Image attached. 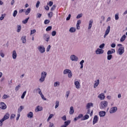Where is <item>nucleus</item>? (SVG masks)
<instances>
[{
  "label": "nucleus",
  "mask_w": 127,
  "mask_h": 127,
  "mask_svg": "<svg viewBox=\"0 0 127 127\" xmlns=\"http://www.w3.org/2000/svg\"><path fill=\"white\" fill-rule=\"evenodd\" d=\"M9 119V114L6 113L4 115L3 118L2 119L3 121H5L6 120H8Z\"/></svg>",
  "instance_id": "nucleus-12"
},
{
  "label": "nucleus",
  "mask_w": 127,
  "mask_h": 127,
  "mask_svg": "<svg viewBox=\"0 0 127 127\" xmlns=\"http://www.w3.org/2000/svg\"><path fill=\"white\" fill-rule=\"evenodd\" d=\"M43 38L45 41L48 42L50 40V36L48 34H44L43 36Z\"/></svg>",
  "instance_id": "nucleus-3"
},
{
  "label": "nucleus",
  "mask_w": 127,
  "mask_h": 127,
  "mask_svg": "<svg viewBox=\"0 0 127 127\" xmlns=\"http://www.w3.org/2000/svg\"><path fill=\"white\" fill-rule=\"evenodd\" d=\"M99 84H100V80L97 79V81H95V83L94 85V88H96L99 86Z\"/></svg>",
  "instance_id": "nucleus-20"
},
{
  "label": "nucleus",
  "mask_w": 127,
  "mask_h": 127,
  "mask_svg": "<svg viewBox=\"0 0 127 127\" xmlns=\"http://www.w3.org/2000/svg\"><path fill=\"white\" fill-rule=\"evenodd\" d=\"M108 107V102L106 101H102L100 103V108L101 110L106 109Z\"/></svg>",
  "instance_id": "nucleus-2"
},
{
  "label": "nucleus",
  "mask_w": 127,
  "mask_h": 127,
  "mask_svg": "<svg viewBox=\"0 0 127 127\" xmlns=\"http://www.w3.org/2000/svg\"><path fill=\"white\" fill-rule=\"evenodd\" d=\"M118 111V107H112L110 110V114H114V113H116Z\"/></svg>",
  "instance_id": "nucleus-6"
},
{
  "label": "nucleus",
  "mask_w": 127,
  "mask_h": 127,
  "mask_svg": "<svg viewBox=\"0 0 127 127\" xmlns=\"http://www.w3.org/2000/svg\"><path fill=\"white\" fill-rule=\"evenodd\" d=\"M62 119L63 120V121H67V118H66L65 115H64L63 117H62Z\"/></svg>",
  "instance_id": "nucleus-50"
},
{
  "label": "nucleus",
  "mask_w": 127,
  "mask_h": 127,
  "mask_svg": "<svg viewBox=\"0 0 127 127\" xmlns=\"http://www.w3.org/2000/svg\"><path fill=\"white\" fill-rule=\"evenodd\" d=\"M36 32V30H35V29H34V30H31V33H30V34H31V35H32V34H34V33H35Z\"/></svg>",
  "instance_id": "nucleus-52"
},
{
  "label": "nucleus",
  "mask_w": 127,
  "mask_h": 127,
  "mask_svg": "<svg viewBox=\"0 0 127 127\" xmlns=\"http://www.w3.org/2000/svg\"><path fill=\"white\" fill-rule=\"evenodd\" d=\"M111 54H113V53H112V51L109 50V51L107 52V55H111Z\"/></svg>",
  "instance_id": "nucleus-59"
},
{
  "label": "nucleus",
  "mask_w": 127,
  "mask_h": 127,
  "mask_svg": "<svg viewBox=\"0 0 127 127\" xmlns=\"http://www.w3.org/2000/svg\"><path fill=\"white\" fill-rule=\"evenodd\" d=\"M71 18V14H68V16L66 17V20H70Z\"/></svg>",
  "instance_id": "nucleus-56"
},
{
  "label": "nucleus",
  "mask_w": 127,
  "mask_h": 127,
  "mask_svg": "<svg viewBox=\"0 0 127 127\" xmlns=\"http://www.w3.org/2000/svg\"><path fill=\"white\" fill-rule=\"evenodd\" d=\"M89 118H90V116H89V115L86 114L83 117V118L81 119V121H86V120H88Z\"/></svg>",
  "instance_id": "nucleus-18"
},
{
  "label": "nucleus",
  "mask_w": 127,
  "mask_h": 127,
  "mask_svg": "<svg viewBox=\"0 0 127 127\" xmlns=\"http://www.w3.org/2000/svg\"><path fill=\"white\" fill-rule=\"evenodd\" d=\"M112 58H113V55H108V56H107V59L108 60H111Z\"/></svg>",
  "instance_id": "nucleus-41"
},
{
  "label": "nucleus",
  "mask_w": 127,
  "mask_h": 127,
  "mask_svg": "<svg viewBox=\"0 0 127 127\" xmlns=\"http://www.w3.org/2000/svg\"><path fill=\"white\" fill-rule=\"evenodd\" d=\"M48 16L50 18H51V17H52V16H53V12H52V11L50 12L48 14Z\"/></svg>",
  "instance_id": "nucleus-33"
},
{
  "label": "nucleus",
  "mask_w": 127,
  "mask_h": 127,
  "mask_svg": "<svg viewBox=\"0 0 127 127\" xmlns=\"http://www.w3.org/2000/svg\"><path fill=\"white\" fill-rule=\"evenodd\" d=\"M56 31H53L52 32V35L53 36H55V35H56Z\"/></svg>",
  "instance_id": "nucleus-54"
},
{
  "label": "nucleus",
  "mask_w": 127,
  "mask_h": 127,
  "mask_svg": "<svg viewBox=\"0 0 127 127\" xmlns=\"http://www.w3.org/2000/svg\"><path fill=\"white\" fill-rule=\"evenodd\" d=\"M60 84V82H59V81H57V82H55L54 87H59Z\"/></svg>",
  "instance_id": "nucleus-37"
},
{
  "label": "nucleus",
  "mask_w": 127,
  "mask_h": 127,
  "mask_svg": "<svg viewBox=\"0 0 127 127\" xmlns=\"http://www.w3.org/2000/svg\"><path fill=\"white\" fill-rule=\"evenodd\" d=\"M100 117H105L106 116V111H100L99 112Z\"/></svg>",
  "instance_id": "nucleus-22"
},
{
  "label": "nucleus",
  "mask_w": 127,
  "mask_h": 127,
  "mask_svg": "<svg viewBox=\"0 0 127 127\" xmlns=\"http://www.w3.org/2000/svg\"><path fill=\"white\" fill-rule=\"evenodd\" d=\"M50 48H51V46L49 45L47 48V52H49V51H50Z\"/></svg>",
  "instance_id": "nucleus-48"
},
{
  "label": "nucleus",
  "mask_w": 127,
  "mask_h": 127,
  "mask_svg": "<svg viewBox=\"0 0 127 127\" xmlns=\"http://www.w3.org/2000/svg\"><path fill=\"white\" fill-rule=\"evenodd\" d=\"M51 29H52V26H48V27L46 29V31H50V30H51Z\"/></svg>",
  "instance_id": "nucleus-38"
},
{
  "label": "nucleus",
  "mask_w": 127,
  "mask_h": 127,
  "mask_svg": "<svg viewBox=\"0 0 127 127\" xmlns=\"http://www.w3.org/2000/svg\"><path fill=\"white\" fill-rule=\"evenodd\" d=\"M93 19H90L89 21V25H88V29H91V28H92V25L93 24Z\"/></svg>",
  "instance_id": "nucleus-15"
},
{
  "label": "nucleus",
  "mask_w": 127,
  "mask_h": 127,
  "mask_svg": "<svg viewBox=\"0 0 127 127\" xmlns=\"http://www.w3.org/2000/svg\"><path fill=\"white\" fill-rule=\"evenodd\" d=\"M20 87H21L20 85H18V86H16V87L15 88V91L17 92V91H18V90H19Z\"/></svg>",
  "instance_id": "nucleus-39"
},
{
  "label": "nucleus",
  "mask_w": 127,
  "mask_h": 127,
  "mask_svg": "<svg viewBox=\"0 0 127 127\" xmlns=\"http://www.w3.org/2000/svg\"><path fill=\"white\" fill-rule=\"evenodd\" d=\"M17 14V10H15L13 13V16L14 17H15V16H16Z\"/></svg>",
  "instance_id": "nucleus-36"
},
{
  "label": "nucleus",
  "mask_w": 127,
  "mask_h": 127,
  "mask_svg": "<svg viewBox=\"0 0 127 127\" xmlns=\"http://www.w3.org/2000/svg\"><path fill=\"white\" fill-rule=\"evenodd\" d=\"M82 16H83V14L82 13L79 14L76 16V18L77 19H79V18H81V17H82Z\"/></svg>",
  "instance_id": "nucleus-42"
},
{
  "label": "nucleus",
  "mask_w": 127,
  "mask_h": 127,
  "mask_svg": "<svg viewBox=\"0 0 127 127\" xmlns=\"http://www.w3.org/2000/svg\"><path fill=\"white\" fill-rule=\"evenodd\" d=\"M111 46L112 48H115V47H116V44L113 43L111 44Z\"/></svg>",
  "instance_id": "nucleus-64"
},
{
  "label": "nucleus",
  "mask_w": 127,
  "mask_h": 127,
  "mask_svg": "<svg viewBox=\"0 0 127 127\" xmlns=\"http://www.w3.org/2000/svg\"><path fill=\"white\" fill-rule=\"evenodd\" d=\"M69 95H70V91H66V95H65V97H66V98H68V97H69Z\"/></svg>",
  "instance_id": "nucleus-55"
},
{
  "label": "nucleus",
  "mask_w": 127,
  "mask_h": 127,
  "mask_svg": "<svg viewBox=\"0 0 127 127\" xmlns=\"http://www.w3.org/2000/svg\"><path fill=\"white\" fill-rule=\"evenodd\" d=\"M74 114V107L73 106L70 107L69 110V115H73Z\"/></svg>",
  "instance_id": "nucleus-24"
},
{
  "label": "nucleus",
  "mask_w": 127,
  "mask_h": 127,
  "mask_svg": "<svg viewBox=\"0 0 127 127\" xmlns=\"http://www.w3.org/2000/svg\"><path fill=\"white\" fill-rule=\"evenodd\" d=\"M46 76H47V72L45 71L42 72L41 77L39 79L40 83H43V82L45 81V78H46Z\"/></svg>",
  "instance_id": "nucleus-1"
},
{
  "label": "nucleus",
  "mask_w": 127,
  "mask_h": 127,
  "mask_svg": "<svg viewBox=\"0 0 127 127\" xmlns=\"http://www.w3.org/2000/svg\"><path fill=\"white\" fill-rule=\"evenodd\" d=\"M28 19H29V17L26 18L24 20H23L22 21V23H23V24H26V23L28 22Z\"/></svg>",
  "instance_id": "nucleus-31"
},
{
  "label": "nucleus",
  "mask_w": 127,
  "mask_h": 127,
  "mask_svg": "<svg viewBox=\"0 0 127 127\" xmlns=\"http://www.w3.org/2000/svg\"><path fill=\"white\" fill-rule=\"evenodd\" d=\"M16 57H17V54H16V51L15 50L13 51L12 52V58L13 59H16Z\"/></svg>",
  "instance_id": "nucleus-14"
},
{
  "label": "nucleus",
  "mask_w": 127,
  "mask_h": 127,
  "mask_svg": "<svg viewBox=\"0 0 127 127\" xmlns=\"http://www.w3.org/2000/svg\"><path fill=\"white\" fill-rule=\"evenodd\" d=\"M59 107V101H57L56 102L55 109H57Z\"/></svg>",
  "instance_id": "nucleus-43"
},
{
  "label": "nucleus",
  "mask_w": 127,
  "mask_h": 127,
  "mask_svg": "<svg viewBox=\"0 0 127 127\" xmlns=\"http://www.w3.org/2000/svg\"><path fill=\"white\" fill-rule=\"evenodd\" d=\"M110 30H111V26H108L106 30L105 34L104 36V38H106V37H107V35H108V34H109V33H110Z\"/></svg>",
  "instance_id": "nucleus-8"
},
{
  "label": "nucleus",
  "mask_w": 127,
  "mask_h": 127,
  "mask_svg": "<svg viewBox=\"0 0 127 127\" xmlns=\"http://www.w3.org/2000/svg\"><path fill=\"white\" fill-rule=\"evenodd\" d=\"M41 97L43 100H44V101H46L47 99L46 98L44 97V95H43V94L41 95Z\"/></svg>",
  "instance_id": "nucleus-62"
},
{
  "label": "nucleus",
  "mask_w": 127,
  "mask_h": 127,
  "mask_svg": "<svg viewBox=\"0 0 127 127\" xmlns=\"http://www.w3.org/2000/svg\"><path fill=\"white\" fill-rule=\"evenodd\" d=\"M40 91V88H36L33 90V93H38Z\"/></svg>",
  "instance_id": "nucleus-35"
},
{
  "label": "nucleus",
  "mask_w": 127,
  "mask_h": 127,
  "mask_svg": "<svg viewBox=\"0 0 127 127\" xmlns=\"http://www.w3.org/2000/svg\"><path fill=\"white\" fill-rule=\"evenodd\" d=\"M4 122L2 119L0 120V127H2V123Z\"/></svg>",
  "instance_id": "nucleus-60"
},
{
  "label": "nucleus",
  "mask_w": 127,
  "mask_h": 127,
  "mask_svg": "<svg viewBox=\"0 0 127 127\" xmlns=\"http://www.w3.org/2000/svg\"><path fill=\"white\" fill-rule=\"evenodd\" d=\"M104 47H105V43H103L99 46V48H100V49H103Z\"/></svg>",
  "instance_id": "nucleus-45"
},
{
  "label": "nucleus",
  "mask_w": 127,
  "mask_h": 127,
  "mask_svg": "<svg viewBox=\"0 0 127 127\" xmlns=\"http://www.w3.org/2000/svg\"><path fill=\"white\" fill-rule=\"evenodd\" d=\"M115 19L116 20H118V19H119V14H116L115 15Z\"/></svg>",
  "instance_id": "nucleus-58"
},
{
  "label": "nucleus",
  "mask_w": 127,
  "mask_h": 127,
  "mask_svg": "<svg viewBox=\"0 0 127 127\" xmlns=\"http://www.w3.org/2000/svg\"><path fill=\"white\" fill-rule=\"evenodd\" d=\"M0 109L5 110V109H6V105L3 102L0 103Z\"/></svg>",
  "instance_id": "nucleus-9"
},
{
  "label": "nucleus",
  "mask_w": 127,
  "mask_h": 127,
  "mask_svg": "<svg viewBox=\"0 0 127 127\" xmlns=\"http://www.w3.org/2000/svg\"><path fill=\"white\" fill-rule=\"evenodd\" d=\"M4 16H5V14H1V16L0 17V20H3V18H4Z\"/></svg>",
  "instance_id": "nucleus-49"
},
{
  "label": "nucleus",
  "mask_w": 127,
  "mask_h": 127,
  "mask_svg": "<svg viewBox=\"0 0 127 127\" xmlns=\"http://www.w3.org/2000/svg\"><path fill=\"white\" fill-rule=\"evenodd\" d=\"M118 52L119 55H123L125 53V48L124 47H121L118 50Z\"/></svg>",
  "instance_id": "nucleus-4"
},
{
  "label": "nucleus",
  "mask_w": 127,
  "mask_h": 127,
  "mask_svg": "<svg viewBox=\"0 0 127 127\" xmlns=\"http://www.w3.org/2000/svg\"><path fill=\"white\" fill-rule=\"evenodd\" d=\"M42 16V14H40L39 13H37L36 17L37 18H40Z\"/></svg>",
  "instance_id": "nucleus-40"
},
{
  "label": "nucleus",
  "mask_w": 127,
  "mask_h": 127,
  "mask_svg": "<svg viewBox=\"0 0 127 127\" xmlns=\"http://www.w3.org/2000/svg\"><path fill=\"white\" fill-rule=\"evenodd\" d=\"M23 109H24V107H23L22 106H21L18 109V114H20V112L23 110Z\"/></svg>",
  "instance_id": "nucleus-30"
},
{
  "label": "nucleus",
  "mask_w": 127,
  "mask_h": 127,
  "mask_svg": "<svg viewBox=\"0 0 127 127\" xmlns=\"http://www.w3.org/2000/svg\"><path fill=\"white\" fill-rule=\"evenodd\" d=\"M21 40L22 41V43H26V37L23 36L21 37Z\"/></svg>",
  "instance_id": "nucleus-29"
},
{
  "label": "nucleus",
  "mask_w": 127,
  "mask_h": 127,
  "mask_svg": "<svg viewBox=\"0 0 127 127\" xmlns=\"http://www.w3.org/2000/svg\"><path fill=\"white\" fill-rule=\"evenodd\" d=\"M17 32H20V30H21V25H19L17 26Z\"/></svg>",
  "instance_id": "nucleus-32"
},
{
  "label": "nucleus",
  "mask_w": 127,
  "mask_h": 127,
  "mask_svg": "<svg viewBox=\"0 0 127 127\" xmlns=\"http://www.w3.org/2000/svg\"><path fill=\"white\" fill-rule=\"evenodd\" d=\"M71 124V120H67L64 122V125L67 127Z\"/></svg>",
  "instance_id": "nucleus-23"
},
{
  "label": "nucleus",
  "mask_w": 127,
  "mask_h": 127,
  "mask_svg": "<svg viewBox=\"0 0 127 127\" xmlns=\"http://www.w3.org/2000/svg\"><path fill=\"white\" fill-rule=\"evenodd\" d=\"M50 23V20L47 19L44 21L45 24H48V23Z\"/></svg>",
  "instance_id": "nucleus-47"
},
{
  "label": "nucleus",
  "mask_w": 127,
  "mask_h": 127,
  "mask_svg": "<svg viewBox=\"0 0 127 127\" xmlns=\"http://www.w3.org/2000/svg\"><path fill=\"white\" fill-rule=\"evenodd\" d=\"M91 107H94V104L92 103H88L86 105V109H90Z\"/></svg>",
  "instance_id": "nucleus-19"
},
{
  "label": "nucleus",
  "mask_w": 127,
  "mask_h": 127,
  "mask_svg": "<svg viewBox=\"0 0 127 127\" xmlns=\"http://www.w3.org/2000/svg\"><path fill=\"white\" fill-rule=\"evenodd\" d=\"M49 4V6H52L53 5V2L52 1H50L49 3H48V5Z\"/></svg>",
  "instance_id": "nucleus-57"
},
{
  "label": "nucleus",
  "mask_w": 127,
  "mask_h": 127,
  "mask_svg": "<svg viewBox=\"0 0 127 127\" xmlns=\"http://www.w3.org/2000/svg\"><path fill=\"white\" fill-rule=\"evenodd\" d=\"M8 97H9V96L4 94L2 97V99H7V98H8Z\"/></svg>",
  "instance_id": "nucleus-63"
},
{
  "label": "nucleus",
  "mask_w": 127,
  "mask_h": 127,
  "mask_svg": "<svg viewBox=\"0 0 127 127\" xmlns=\"http://www.w3.org/2000/svg\"><path fill=\"white\" fill-rule=\"evenodd\" d=\"M31 10V9L30 8H28L25 11V14L26 15H28L29 13H30V11Z\"/></svg>",
  "instance_id": "nucleus-28"
},
{
  "label": "nucleus",
  "mask_w": 127,
  "mask_h": 127,
  "mask_svg": "<svg viewBox=\"0 0 127 127\" xmlns=\"http://www.w3.org/2000/svg\"><path fill=\"white\" fill-rule=\"evenodd\" d=\"M38 49L40 53H44L45 52V48L43 46L38 47Z\"/></svg>",
  "instance_id": "nucleus-7"
},
{
  "label": "nucleus",
  "mask_w": 127,
  "mask_h": 127,
  "mask_svg": "<svg viewBox=\"0 0 127 127\" xmlns=\"http://www.w3.org/2000/svg\"><path fill=\"white\" fill-rule=\"evenodd\" d=\"M97 122H98V116L95 115L93 118V125H95Z\"/></svg>",
  "instance_id": "nucleus-17"
},
{
  "label": "nucleus",
  "mask_w": 127,
  "mask_h": 127,
  "mask_svg": "<svg viewBox=\"0 0 127 127\" xmlns=\"http://www.w3.org/2000/svg\"><path fill=\"white\" fill-rule=\"evenodd\" d=\"M39 4H40V1H37L36 5V7L38 8V7H39Z\"/></svg>",
  "instance_id": "nucleus-53"
},
{
  "label": "nucleus",
  "mask_w": 127,
  "mask_h": 127,
  "mask_svg": "<svg viewBox=\"0 0 127 127\" xmlns=\"http://www.w3.org/2000/svg\"><path fill=\"white\" fill-rule=\"evenodd\" d=\"M55 8H56V5H53L52 7L51 8V11H53V10H54L55 9Z\"/></svg>",
  "instance_id": "nucleus-51"
},
{
  "label": "nucleus",
  "mask_w": 127,
  "mask_h": 127,
  "mask_svg": "<svg viewBox=\"0 0 127 127\" xmlns=\"http://www.w3.org/2000/svg\"><path fill=\"white\" fill-rule=\"evenodd\" d=\"M95 53H96V54H97V55L103 54V53H104V50L98 48L95 51Z\"/></svg>",
  "instance_id": "nucleus-10"
},
{
  "label": "nucleus",
  "mask_w": 127,
  "mask_h": 127,
  "mask_svg": "<svg viewBox=\"0 0 127 127\" xmlns=\"http://www.w3.org/2000/svg\"><path fill=\"white\" fill-rule=\"evenodd\" d=\"M27 117L29 119H32V118H33V113H32V112H30L27 114Z\"/></svg>",
  "instance_id": "nucleus-21"
},
{
  "label": "nucleus",
  "mask_w": 127,
  "mask_h": 127,
  "mask_svg": "<svg viewBox=\"0 0 127 127\" xmlns=\"http://www.w3.org/2000/svg\"><path fill=\"white\" fill-rule=\"evenodd\" d=\"M83 117H84V115H83V114H80L79 115H78V116L77 117V119H78V120H79V119H82V118H83Z\"/></svg>",
  "instance_id": "nucleus-44"
},
{
  "label": "nucleus",
  "mask_w": 127,
  "mask_h": 127,
  "mask_svg": "<svg viewBox=\"0 0 127 127\" xmlns=\"http://www.w3.org/2000/svg\"><path fill=\"white\" fill-rule=\"evenodd\" d=\"M43 110V108L41 106H38L36 109H35V112L36 113H37V112H41V111Z\"/></svg>",
  "instance_id": "nucleus-11"
},
{
  "label": "nucleus",
  "mask_w": 127,
  "mask_h": 127,
  "mask_svg": "<svg viewBox=\"0 0 127 127\" xmlns=\"http://www.w3.org/2000/svg\"><path fill=\"white\" fill-rule=\"evenodd\" d=\"M98 98H99L100 100H104L105 96L104 93H101L98 95Z\"/></svg>",
  "instance_id": "nucleus-16"
},
{
  "label": "nucleus",
  "mask_w": 127,
  "mask_h": 127,
  "mask_svg": "<svg viewBox=\"0 0 127 127\" xmlns=\"http://www.w3.org/2000/svg\"><path fill=\"white\" fill-rule=\"evenodd\" d=\"M74 85L76 89H80V82H79V81H75Z\"/></svg>",
  "instance_id": "nucleus-13"
},
{
  "label": "nucleus",
  "mask_w": 127,
  "mask_h": 127,
  "mask_svg": "<svg viewBox=\"0 0 127 127\" xmlns=\"http://www.w3.org/2000/svg\"><path fill=\"white\" fill-rule=\"evenodd\" d=\"M69 32H71V33H73L75 32V31H76V28H75L74 27H71L69 29Z\"/></svg>",
  "instance_id": "nucleus-26"
},
{
  "label": "nucleus",
  "mask_w": 127,
  "mask_h": 127,
  "mask_svg": "<svg viewBox=\"0 0 127 127\" xmlns=\"http://www.w3.org/2000/svg\"><path fill=\"white\" fill-rule=\"evenodd\" d=\"M70 59H71V61L77 62V61H78V60H79V58H78V57L74 55H72L70 56Z\"/></svg>",
  "instance_id": "nucleus-5"
},
{
  "label": "nucleus",
  "mask_w": 127,
  "mask_h": 127,
  "mask_svg": "<svg viewBox=\"0 0 127 127\" xmlns=\"http://www.w3.org/2000/svg\"><path fill=\"white\" fill-rule=\"evenodd\" d=\"M126 38H127V36H126V35H124L120 39V41L121 42H124V41L126 40Z\"/></svg>",
  "instance_id": "nucleus-25"
},
{
  "label": "nucleus",
  "mask_w": 127,
  "mask_h": 127,
  "mask_svg": "<svg viewBox=\"0 0 127 127\" xmlns=\"http://www.w3.org/2000/svg\"><path fill=\"white\" fill-rule=\"evenodd\" d=\"M15 117V114H12L10 116V120H12V119H14Z\"/></svg>",
  "instance_id": "nucleus-61"
},
{
  "label": "nucleus",
  "mask_w": 127,
  "mask_h": 127,
  "mask_svg": "<svg viewBox=\"0 0 127 127\" xmlns=\"http://www.w3.org/2000/svg\"><path fill=\"white\" fill-rule=\"evenodd\" d=\"M71 71L70 69H66L64 70V75H66V74H68L69 72Z\"/></svg>",
  "instance_id": "nucleus-27"
},
{
  "label": "nucleus",
  "mask_w": 127,
  "mask_h": 127,
  "mask_svg": "<svg viewBox=\"0 0 127 127\" xmlns=\"http://www.w3.org/2000/svg\"><path fill=\"white\" fill-rule=\"evenodd\" d=\"M68 78H71L72 77V71L70 70L68 73Z\"/></svg>",
  "instance_id": "nucleus-46"
},
{
  "label": "nucleus",
  "mask_w": 127,
  "mask_h": 127,
  "mask_svg": "<svg viewBox=\"0 0 127 127\" xmlns=\"http://www.w3.org/2000/svg\"><path fill=\"white\" fill-rule=\"evenodd\" d=\"M25 95H26V91H25L22 94L21 96V99H24V97H25Z\"/></svg>",
  "instance_id": "nucleus-34"
}]
</instances>
